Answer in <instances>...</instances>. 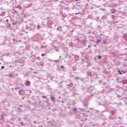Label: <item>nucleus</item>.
Wrapping results in <instances>:
<instances>
[{"mask_svg":"<svg viewBox=\"0 0 127 127\" xmlns=\"http://www.w3.org/2000/svg\"><path fill=\"white\" fill-rule=\"evenodd\" d=\"M4 66H1V69H4Z\"/></svg>","mask_w":127,"mask_h":127,"instance_id":"nucleus-9","label":"nucleus"},{"mask_svg":"<svg viewBox=\"0 0 127 127\" xmlns=\"http://www.w3.org/2000/svg\"><path fill=\"white\" fill-rule=\"evenodd\" d=\"M42 127H43L42 126Z\"/></svg>","mask_w":127,"mask_h":127,"instance_id":"nucleus-18","label":"nucleus"},{"mask_svg":"<svg viewBox=\"0 0 127 127\" xmlns=\"http://www.w3.org/2000/svg\"><path fill=\"white\" fill-rule=\"evenodd\" d=\"M27 86H29V85H30V81H27Z\"/></svg>","mask_w":127,"mask_h":127,"instance_id":"nucleus-5","label":"nucleus"},{"mask_svg":"<svg viewBox=\"0 0 127 127\" xmlns=\"http://www.w3.org/2000/svg\"><path fill=\"white\" fill-rule=\"evenodd\" d=\"M20 107H22V105H20Z\"/></svg>","mask_w":127,"mask_h":127,"instance_id":"nucleus-14","label":"nucleus"},{"mask_svg":"<svg viewBox=\"0 0 127 127\" xmlns=\"http://www.w3.org/2000/svg\"><path fill=\"white\" fill-rule=\"evenodd\" d=\"M101 41H102V40L100 39V40H97L96 41V43H100V42H101Z\"/></svg>","mask_w":127,"mask_h":127,"instance_id":"nucleus-4","label":"nucleus"},{"mask_svg":"<svg viewBox=\"0 0 127 127\" xmlns=\"http://www.w3.org/2000/svg\"><path fill=\"white\" fill-rule=\"evenodd\" d=\"M119 73L120 75H123V73L121 72V70L119 69Z\"/></svg>","mask_w":127,"mask_h":127,"instance_id":"nucleus-6","label":"nucleus"},{"mask_svg":"<svg viewBox=\"0 0 127 127\" xmlns=\"http://www.w3.org/2000/svg\"><path fill=\"white\" fill-rule=\"evenodd\" d=\"M41 56H43H43H45V54H42L41 55Z\"/></svg>","mask_w":127,"mask_h":127,"instance_id":"nucleus-8","label":"nucleus"},{"mask_svg":"<svg viewBox=\"0 0 127 127\" xmlns=\"http://www.w3.org/2000/svg\"><path fill=\"white\" fill-rule=\"evenodd\" d=\"M37 59H39V58L38 57V58H37Z\"/></svg>","mask_w":127,"mask_h":127,"instance_id":"nucleus-13","label":"nucleus"},{"mask_svg":"<svg viewBox=\"0 0 127 127\" xmlns=\"http://www.w3.org/2000/svg\"><path fill=\"white\" fill-rule=\"evenodd\" d=\"M51 100L52 101H55V97H52L51 98Z\"/></svg>","mask_w":127,"mask_h":127,"instance_id":"nucleus-3","label":"nucleus"},{"mask_svg":"<svg viewBox=\"0 0 127 127\" xmlns=\"http://www.w3.org/2000/svg\"><path fill=\"white\" fill-rule=\"evenodd\" d=\"M111 13H115V12L116 11V10H114V9H111Z\"/></svg>","mask_w":127,"mask_h":127,"instance_id":"nucleus-2","label":"nucleus"},{"mask_svg":"<svg viewBox=\"0 0 127 127\" xmlns=\"http://www.w3.org/2000/svg\"><path fill=\"white\" fill-rule=\"evenodd\" d=\"M61 68H63V66H61Z\"/></svg>","mask_w":127,"mask_h":127,"instance_id":"nucleus-11","label":"nucleus"},{"mask_svg":"<svg viewBox=\"0 0 127 127\" xmlns=\"http://www.w3.org/2000/svg\"><path fill=\"white\" fill-rule=\"evenodd\" d=\"M37 28H38V29H39V27H40V26H37Z\"/></svg>","mask_w":127,"mask_h":127,"instance_id":"nucleus-10","label":"nucleus"},{"mask_svg":"<svg viewBox=\"0 0 127 127\" xmlns=\"http://www.w3.org/2000/svg\"><path fill=\"white\" fill-rule=\"evenodd\" d=\"M122 84H124V85L126 84H127V80L125 79L124 80L122 81Z\"/></svg>","mask_w":127,"mask_h":127,"instance_id":"nucleus-1","label":"nucleus"},{"mask_svg":"<svg viewBox=\"0 0 127 127\" xmlns=\"http://www.w3.org/2000/svg\"><path fill=\"white\" fill-rule=\"evenodd\" d=\"M95 47H96V45H94Z\"/></svg>","mask_w":127,"mask_h":127,"instance_id":"nucleus-15","label":"nucleus"},{"mask_svg":"<svg viewBox=\"0 0 127 127\" xmlns=\"http://www.w3.org/2000/svg\"><path fill=\"white\" fill-rule=\"evenodd\" d=\"M101 58H102V57L101 56H98V59L100 60V59H101Z\"/></svg>","mask_w":127,"mask_h":127,"instance_id":"nucleus-7","label":"nucleus"},{"mask_svg":"<svg viewBox=\"0 0 127 127\" xmlns=\"http://www.w3.org/2000/svg\"><path fill=\"white\" fill-rule=\"evenodd\" d=\"M89 48H90V46H88Z\"/></svg>","mask_w":127,"mask_h":127,"instance_id":"nucleus-16","label":"nucleus"},{"mask_svg":"<svg viewBox=\"0 0 127 127\" xmlns=\"http://www.w3.org/2000/svg\"><path fill=\"white\" fill-rule=\"evenodd\" d=\"M87 112H89V111H88Z\"/></svg>","mask_w":127,"mask_h":127,"instance_id":"nucleus-17","label":"nucleus"},{"mask_svg":"<svg viewBox=\"0 0 127 127\" xmlns=\"http://www.w3.org/2000/svg\"><path fill=\"white\" fill-rule=\"evenodd\" d=\"M78 0H76V1H78Z\"/></svg>","mask_w":127,"mask_h":127,"instance_id":"nucleus-12","label":"nucleus"}]
</instances>
